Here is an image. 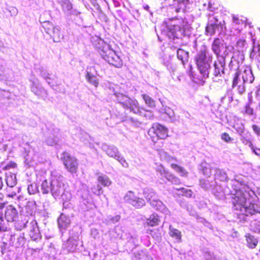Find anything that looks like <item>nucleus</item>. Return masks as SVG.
Returning <instances> with one entry per match:
<instances>
[{
	"label": "nucleus",
	"instance_id": "obj_1",
	"mask_svg": "<svg viewBox=\"0 0 260 260\" xmlns=\"http://www.w3.org/2000/svg\"><path fill=\"white\" fill-rule=\"evenodd\" d=\"M207 54L208 50L204 48L200 50L195 57L197 67L204 79L209 77V70L212 60V56Z\"/></svg>",
	"mask_w": 260,
	"mask_h": 260
},
{
	"label": "nucleus",
	"instance_id": "obj_2",
	"mask_svg": "<svg viewBox=\"0 0 260 260\" xmlns=\"http://www.w3.org/2000/svg\"><path fill=\"white\" fill-rule=\"evenodd\" d=\"M248 195V192L243 186L235 187L231 191V202L235 210H238L243 208V206L246 204Z\"/></svg>",
	"mask_w": 260,
	"mask_h": 260
},
{
	"label": "nucleus",
	"instance_id": "obj_3",
	"mask_svg": "<svg viewBox=\"0 0 260 260\" xmlns=\"http://www.w3.org/2000/svg\"><path fill=\"white\" fill-rule=\"evenodd\" d=\"M39 21L45 31L54 42L59 43L63 40L64 35L58 27L54 26L51 22L45 20L42 15L40 16Z\"/></svg>",
	"mask_w": 260,
	"mask_h": 260
},
{
	"label": "nucleus",
	"instance_id": "obj_4",
	"mask_svg": "<svg viewBox=\"0 0 260 260\" xmlns=\"http://www.w3.org/2000/svg\"><path fill=\"white\" fill-rule=\"evenodd\" d=\"M241 76L244 83H251L254 79L251 68L247 66L238 68L234 74L232 81V87L237 86L239 77Z\"/></svg>",
	"mask_w": 260,
	"mask_h": 260
},
{
	"label": "nucleus",
	"instance_id": "obj_5",
	"mask_svg": "<svg viewBox=\"0 0 260 260\" xmlns=\"http://www.w3.org/2000/svg\"><path fill=\"white\" fill-rule=\"evenodd\" d=\"M117 100L118 103L121 104L124 109H128L131 112L136 114H140L142 109L139 107L138 101L132 99L122 93L117 94Z\"/></svg>",
	"mask_w": 260,
	"mask_h": 260
},
{
	"label": "nucleus",
	"instance_id": "obj_6",
	"mask_svg": "<svg viewBox=\"0 0 260 260\" xmlns=\"http://www.w3.org/2000/svg\"><path fill=\"white\" fill-rule=\"evenodd\" d=\"M60 160L68 172L71 174H76L78 172L79 164L76 157L64 151L61 154Z\"/></svg>",
	"mask_w": 260,
	"mask_h": 260
},
{
	"label": "nucleus",
	"instance_id": "obj_7",
	"mask_svg": "<svg viewBox=\"0 0 260 260\" xmlns=\"http://www.w3.org/2000/svg\"><path fill=\"white\" fill-rule=\"evenodd\" d=\"M165 23L169 31L176 37L178 32L184 33L187 26V22L182 18L169 19Z\"/></svg>",
	"mask_w": 260,
	"mask_h": 260
},
{
	"label": "nucleus",
	"instance_id": "obj_8",
	"mask_svg": "<svg viewBox=\"0 0 260 260\" xmlns=\"http://www.w3.org/2000/svg\"><path fill=\"white\" fill-rule=\"evenodd\" d=\"M100 54L102 57L110 64L117 68L122 67V60L113 50L110 48L109 45L103 47L100 51Z\"/></svg>",
	"mask_w": 260,
	"mask_h": 260
},
{
	"label": "nucleus",
	"instance_id": "obj_9",
	"mask_svg": "<svg viewBox=\"0 0 260 260\" xmlns=\"http://www.w3.org/2000/svg\"><path fill=\"white\" fill-rule=\"evenodd\" d=\"M148 134L155 144L158 140L165 139L168 136V130L165 126L155 123L149 129Z\"/></svg>",
	"mask_w": 260,
	"mask_h": 260
},
{
	"label": "nucleus",
	"instance_id": "obj_10",
	"mask_svg": "<svg viewBox=\"0 0 260 260\" xmlns=\"http://www.w3.org/2000/svg\"><path fill=\"white\" fill-rule=\"evenodd\" d=\"M124 200L126 203L137 209L141 208L145 205L144 200L142 198L137 197L132 191H129L124 196Z\"/></svg>",
	"mask_w": 260,
	"mask_h": 260
},
{
	"label": "nucleus",
	"instance_id": "obj_11",
	"mask_svg": "<svg viewBox=\"0 0 260 260\" xmlns=\"http://www.w3.org/2000/svg\"><path fill=\"white\" fill-rule=\"evenodd\" d=\"M18 200L19 202L18 206L19 208L22 209L24 207L27 215H32L34 211L35 202L33 201H27L26 199H24L22 196H19L18 197Z\"/></svg>",
	"mask_w": 260,
	"mask_h": 260
},
{
	"label": "nucleus",
	"instance_id": "obj_12",
	"mask_svg": "<svg viewBox=\"0 0 260 260\" xmlns=\"http://www.w3.org/2000/svg\"><path fill=\"white\" fill-rule=\"evenodd\" d=\"M159 172L162 178H166L169 182L175 185H180L181 183L180 179L175 174L168 170L162 169Z\"/></svg>",
	"mask_w": 260,
	"mask_h": 260
},
{
	"label": "nucleus",
	"instance_id": "obj_13",
	"mask_svg": "<svg viewBox=\"0 0 260 260\" xmlns=\"http://www.w3.org/2000/svg\"><path fill=\"white\" fill-rule=\"evenodd\" d=\"M18 215L16 209L12 205L8 206L5 211V217L8 222L15 221Z\"/></svg>",
	"mask_w": 260,
	"mask_h": 260
},
{
	"label": "nucleus",
	"instance_id": "obj_14",
	"mask_svg": "<svg viewBox=\"0 0 260 260\" xmlns=\"http://www.w3.org/2000/svg\"><path fill=\"white\" fill-rule=\"evenodd\" d=\"M160 223V218L159 216L153 213L151 214L146 220L145 224L149 227H153L158 226Z\"/></svg>",
	"mask_w": 260,
	"mask_h": 260
},
{
	"label": "nucleus",
	"instance_id": "obj_15",
	"mask_svg": "<svg viewBox=\"0 0 260 260\" xmlns=\"http://www.w3.org/2000/svg\"><path fill=\"white\" fill-rule=\"evenodd\" d=\"M250 58L253 60L258 68H260V46H255L253 45L249 55Z\"/></svg>",
	"mask_w": 260,
	"mask_h": 260
},
{
	"label": "nucleus",
	"instance_id": "obj_16",
	"mask_svg": "<svg viewBox=\"0 0 260 260\" xmlns=\"http://www.w3.org/2000/svg\"><path fill=\"white\" fill-rule=\"evenodd\" d=\"M223 48V44L221 40L219 38H216L213 41L212 44V49L217 56L220 55L221 49Z\"/></svg>",
	"mask_w": 260,
	"mask_h": 260
},
{
	"label": "nucleus",
	"instance_id": "obj_17",
	"mask_svg": "<svg viewBox=\"0 0 260 260\" xmlns=\"http://www.w3.org/2000/svg\"><path fill=\"white\" fill-rule=\"evenodd\" d=\"M169 234L171 237L175 239L176 242L179 243L181 241V232L176 229L173 228L172 225L169 226Z\"/></svg>",
	"mask_w": 260,
	"mask_h": 260
},
{
	"label": "nucleus",
	"instance_id": "obj_18",
	"mask_svg": "<svg viewBox=\"0 0 260 260\" xmlns=\"http://www.w3.org/2000/svg\"><path fill=\"white\" fill-rule=\"evenodd\" d=\"M238 210L241 212L240 214L245 216L254 215L257 212V211L255 209L254 204H251L250 206H247L246 204L243 206V208L242 209H239Z\"/></svg>",
	"mask_w": 260,
	"mask_h": 260
},
{
	"label": "nucleus",
	"instance_id": "obj_19",
	"mask_svg": "<svg viewBox=\"0 0 260 260\" xmlns=\"http://www.w3.org/2000/svg\"><path fill=\"white\" fill-rule=\"evenodd\" d=\"M150 205L156 210L163 212L166 209V207L164 203L158 200H149Z\"/></svg>",
	"mask_w": 260,
	"mask_h": 260
},
{
	"label": "nucleus",
	"instance_id": "obj_20",
	"mask_svg": "<svg viewBox=\"0 0 260 260\" xmlns=\"http://www.w3.org/2000/svg\"><path fill=\"white\" fill-rule=\"evenodd\" d=\"M247 245L249 248H255L257 244L258 240L250 234H246L245 236Z\"/></svg>",
	"mask_w": 260,
	"mask_h": 260
},
{
	"label": "nucleus",
	"instance_id": "obj_21",
	"mask_svg": "<svg viewBox=\"0 0 260 260\" xmlns=\"http://www.w3.org/2000/svg\"><path fill=\"white\" fill-rule=\"evenodd\" d=\"M58 224L60 228L65 229L70 224V219L66 215L61 213L58 219Z\"/></svg>",
	"mask_w": 260,
	"mask_h": 260
},
{
	"label": "nucleus",
	"instance_id": "obj_22",
	"mask_svg": "<svg viewBox=\"0 0 260 260\" xmlns=\"http://www.w3.org/2000/svg\"><path fill=\"white\" fill-rule=\"evenodd\" d=\"M214 71L213 75L215 77H221L224 73V65L220 61L214 63Z\"/></svg>",
	"mask_w": 260,
	"mask_h": 260
},
{
	"label": "nucleus",
	"instance_id": "obj_23",
	"mask_svg": "<svg viewBox=\"0 0 260 260\" xmlns=\"http://www.w3.org/2000/svg\"><path fill=\"white\" fill-rule=\"evenodd\" d=\"M51 191L54 196H58L64 193V185L63 183H61L59 184L52 185Z\"/></svg>",
	"mask_w": 260,
	"mask_h": 260
},
{
	"label": "nucleus",
	"instance_id": "obj_24",
	"mask_svg": "<svg viewBox=\"0 0 260 260\" xmlns=\"http://www.w3.org/2000/svg\"><path fill=\"white\" fill-rule=\"evenodd\" d=\"M219 27H221V25L216 22L208 23L206 27V32L209 35H213L215 33L216 30Z\"/></svg>",
	"mask_w": 260,
	"mask_h": 260
},
{
	"label": "nucleus",
	"instance_id": "obj_25",
	"mask_svg": "<svg viewBox=\"0 0 260 260\" xmlns=\"http://www.w3.org/2000/svg\"><path fill=\"white\" fill-rule=\"evenodd\" d=\"M171 167L174 169L181 177H186L188 175V172L183 167L176 164L172 163Z\"/></svg>",
	"mask_w": 260,
	"mask_h": 260
},
{
	"label": "nucleus",
	"instance_id": "obj_26",
	"mask_svg": "<svg viewBox=\"0 0 260 260\" xmlns=\"http://www.w3.org/2000/svg\"><path fill=\"white\" fill-rule=\"evenodd\" d=\"M98 183L104 187H108L111 185L112 181L110 178L105 175L99 176L97 179Z\"/></svg>",
	"mask_w": 260,
	"mask_h": 260
},
{
	"label": "nucleus",
	"instance_id": "obj_27",
	"mask_svg": "<svg viewBox=\"0 0 260 260\" xmlns=\"http://www.w3.org/2000/svg\"><path fill=\"white\" fill-rule=\"evenodd\" d=\"M29 236L33 240H37L41 238V234L38 226L33 225L29 232Z\"/></svg>",
	"mask_w": 260,
	"mask_h": 260
},
{
	"label": "nucleus",
	"instance_id": "obj_28",
	"mask_svg": "<svg viewBox=\"0 0 260 260\" xmlns=\"http://www.w3.org/2000/svg\"><path fill=\"white\" fill-rule=\"evenodd\" d=\"M253 103L252 96H248V103L246 104L244 107L243 114L248 115H252L253 114V109L251 107L250 105Z\"/></svg>",
	"mask_w": 260,
	"mask_h": 260
},
{
	"label": "nucleus",
	"instance_id": "obj_29",
	"mask_svg": "<svg viewBox=\"0 0 260 260\" xmlns=\"http://www.w3.org/2000/svg\"><path fill=\"white\" fill-rule=\"evenodd\" d=\"M47 81L48 83L54 89H57L58 86L60 84L57 78L54 76L52 77H47Z\"/></svg>",
	"mask_w": 260,
	"mask_h": 260
},
{
	"label": "nucleus",
	"instance_id": "obj_30",
	"mask_svg": "<svg viewBox=\"0 0 260 260\" xmlns=\"http://www.w3.org/2000/svg\"><path fill=\"white\" fill-rule=\"evenodd\" d=\"M47 81L48 83L54 89H57L58 86L60 84L57 78L54 76L52 77H47Z\"/></svg>",
	"mask_w": 260,
	"mask_h": 260
},
{
	"label": "nucleus",
	"instance_id": "obj_31",
	"mask_svg": "<svg viewBox=\"0 0 260 260\" xmlns=\"http://www.w3.org/2000/svg\"><path fill=\"white\" fill-rule=\"evenodd\" d=\"M178 3L181 4V6L176 7V4L173 5V8L175 9L176 12L178 13L181 10H184L186 8V5L188 3V0H176Z\"/></svg>",
	"mask_w": 260,
	"mask_h": 260
},
{
	"label": "nucleus",
	"instance_id": "obj_32",
	"mask_svg": "<svg viewBox=\"0 0 260 260\" xmlns=\"http://www.w3.org/2000/svg\"><path fill=\"white\" fill-rule=\"evenodd\" d=\"M178 58L184 63L187 60L188 52L182 49H178L177 53Z\"/></svg>",
	"mask_w": 260,
	"mask_h": 260
},
{
	"label": "nucleus",
	"instance_id": "obj_33",
	"mask_svg": "<svg viewBox=\"0 0 260 260\" xmlns=\"http://www.w3.org/2000/svg\"><path fill=\"white\" fill-rule=\"evenodd\" d=\"M86 78L89 83H90L95 87H97L98 86L99 81L95 76L90 74L89 72H87Z\"/></svg>",
	"mask_w": 260,
	"mask_h": 260
},
{
	"label": "nucleus",
	"instance_id": "obj_34",
	"mask_svg": "<svg viewBox=\"0 0 260 260\" xmlns=\"http://www.w3.org/2000/svg\"><path fill=\"white\" fill-rule=\"evenodd\" d=\"M233 22L235 25H243L246 22V19L242 16L233 15L232 16Z\"/></svg>",
	"mask_w": 260,
	"mask_h": 260
},
{
	"label": "nucleus",
	"instance_id": "obj_35",
	"mask_svg": "<svg viewBox=\"0 0 260 260\" xmlns=\"http://www.w3.org/2000/svg\"><path fill=\"white\" fill-rule=\"evenodd\" d=\"M41 189L43 194H47L51 190L50 184L45 179L41 184Z\"/></svg>",
	"mask_w": 260,
	"mask_h": 260
},
{
	"label": "nucleus",
	"instance_id": "obj_36",
	"mask_svg": "<svg viewBox=\"0 0 260 260\" xmlns=\"http://www.w3.org/2000/svg\"><path fill=\"white\" fill-rule=\"evenodd\" d=\"M142 97L146 104L150 107H155V102L152 98L147 94H143Z\"/></svg>",
	"mask_w": 260,
	"mask_h": 260
},
{
	"label": "nucleus",
	"instance_id": "obj_37",
	"mask_svg": "<svg viewBox=\"0 0 260 260\" xmlns=\"http://www.w3.org/2000/svg\"><path fill=\"white\" fill-rule=\"evenodd\" d=\"M106 151L107 154L111 157H118V152L117 149L115 147L109 146L107 147Z\"/></svg>",
	"mask_w": 260,
	"mask_h": 260
},
{
	"label": "nucleus",
	"instance_id": "obj_38",
	"mask_svg": "<svg viewBox=\"0 0 260 260\" xmlns=\"http://www.w3.org/2000/svg\"><path fill=\"white\" fill-rule=\"evenodd\" d=\"M177 190L181 191L183 193V196H185L187 198H190L192 194V191L190 189H187L184 187H181L179 188L176 189Z\"/></svg>",
	"mask_w": 260,
	"mask_h": 260
},
{
	"label": "nucleus",
	"instance_id": "obj_39",
	"mask_svg": "<svg viewBox=\"0 0 260 260\" xmlns=\"http://www.w3.org/2000/svg\"><path fill=\"white\" fill-rule=\"evenodd\" d=\"M91 190L92 192L96 196H100L103 193L102 187L100 185L99 183L96 186L92 187Z\"/></svg>",
	"mask_w": 260,
	"mask_h": 260
},
{
	"label": "nucleus",
	"instance_id": "obj_40",
	"mask_svg": "<svg viewBox=\"0 0 260 260\" xmlns=\"http://www.w3.org/2000/svg\"><path fill=\"white\" fill-rule=\"evenodd\" d=\"M233 57L236 58L239 63L243 62L245 59L244 53L241 51L236 53Z\"/></svg>",
	"mask_w": 260,
	"mask_h": 260
},
{
	"label": "nucleus",
	"instance_id": "obj_41",
	"mask_svg": "<svg viewBox=\"0 0 260 260\" xmlns=\"http://www.w3.org/2000/svg\"><path fill=\"white\" fill-rule=\"evenodd\" d=\"M28 192L30 194H34L38 191V189L36 185L31 184L28 185L27 187Z\"/></svg>",
	"mask_w": 260,
	"mask_h": 260
},
{
	"label": "nucleus",
	"instance_id": "obj_42",
	"mask_svg": "<svg viewBox=\"0 0 260 260\" xmlns=\"http://www.w3.org/2000/svg\"><path fill=\"white\" fill-rule=\"evenodd\" d=\"M221 138L226 143H229L233 140V139L230 136L229 134L225 132L221 134Z\"/></svg>",
	"mask_w": 260,
	"mask_h": 260
},
{
	"label": "nucleus",
	"instance_id": "obj_43",
	"mask_svg": "<svg viewBox=\"0 0 260 260\" xmlns=\"http://www.w3.org/2000/svg\"><path fill=\"white\" fill-rule=\"evenodd\" d=\"M248 146L253 151L255 155H260V148H254L252 142L251 141H248Z\"/></svg>",
	"mask_w": 260,
	"mask_h": 260
},
{
	"label": "nucleus",
	"instance_id": "obj_44",
	"mask_svg": "<svg viewBox=\"0 0 260 260\" xmlns=\"http://www.w3.org/2000/svg\"><path fill=\"white\" fill-rule=\"evenodd\" d=\"M234 127L240 135H242L245 131L244 125L242 123H240V125L238 127L234 125Z\"/></svg>",
	"mask_w": 260,
	"mask_h": 260
},
{
	"label": "nucleus",
	"instance_id": "obj_45",
	"mask_svg": "<svg viewBox=\"0 0 260 260\" xmlns=\"http://www.w3.org/2000/svg\"><path fill=\"white\" fill-rule=\"evenodd\" d=\"M237 90L240 94L241 95V94H243L246 91V88H245V86L244 85V83H243V84L239 85L237 86Z\"/></svg>",
	"mask_w": 260,
	"mask_h": 260
},
{
	"label": "nucleus",
	"instance_id": "obj_46",
	"mask_svg": "<svg viewBox=\"0 0 260 260\" xmlns=\"http://www.w3.org/2000/svg\"><path fill=\"white\" fill-rule=\"evenodd\" d=\"M252 128L255 134L258 137H260V127L255 124L252 125Z\"/></svg>",
	"mask_w": 260,
	"mask_h": 260
},
{
	"label": "nucleus",
	"instance_id": "obj_47",
	"mask_svg": "<svg viewBox=\"0 0 260 260\" xmlns=\"http://www.w3.org/2000/svg\"><path fill=\"white\" fill-rule=\"evenodd\" d=\"M147 233L149 234L153 238H160V236H157L154 231L152 229L148 230Z\"/></svg>",
	"mask_w": 260,
	"mask_h": 260
},
{
	"label": "nucleus",
	"instance_id": "obj_48",
	"mask_svg": "<svg viewBox=\"0 0 260 260\" xmlns=\"http://www.w3.org/2000/svg\"><path fill=\"white\" fill-rule=\"evenodd\" d=\"M245 43H246V41L244 39H239L237 42V45L238 46H239L240 47H243L245 45Z\"/></svg>",
	"mask_w": 260,
	"mask_h": 260
},
{
	"label": "nucleus",
	"instance_id": "obj_49",
	"mask_svg": "<svg viewBox=\"0 0 260 260\" xmlns=\"http://www.w3.org/2000/svg\"><path fill=\"white\" fill-rule=\"evenodd\" d=\"M16 166H17V165L16 164V163L13 162H10V163H9L5 166V169H9L10 168H16Z\"/></svg>",
	"mask_w": 260,
	"mask_h": 260
},
{
	"label": "nucleus",
	"instance_id": "obj_50",
	"mask_svg": "<svg viewBox=\"0 0 260 260\" xmlns=\"http://www.w3.org/2000/svg\"><path fill=\"white\" fill-rule=\"evenodd\" d=\"M26 222H24L22 223L20 225H19L18 222H16L15 226H17L18 229L19 230H21L25 227Z\"/></svg>",
	"mask_w": 260,
	"mask_h": 260
},
{
	"label": "nucleus",
	"instance_id": "obj_51",
	"mask_svg": "<svg viewBox=\"0 0 260 260\" xmlns=\"http://www.w3.org/2000/svg\"><path fill=\"white\" fill-rule=\"evenodd\" d=\"M7 245V243L4 242L3 245L1 246V251L2 253H4L5 252Z\"/></svg>",
	"mask_w": 260,
	"mask_h": 260
},
{
	"label": "nucleus",
	"instance_id": "obj_52",
	"mask_svg": "<svg viewBox=\"0 0 260 260\" xmlns=\"http://www.w3.org/2000/svg\"><path fill=\"white\" fill-rule=\"evenodd\" d=\"M15 195H16V193H9V194H8L7 195V196L9 197H11V198H13Z\"/></svg>",
	"mask_w": 260,
	"mask_h": 260
},
{
	"label": "nucleus",
	"instance_id": "obj_53",
	"mask_svg": "<svg viewBox=\"0 0 260 260\" xmlns=\"http://www.w3.org/2000/svg\"><path fill=\"white\" fill-rule=\"evenodd\" d=\"M5 203H0V209H3L5 207Z\"/></svg>",
	"mask_w": 260,
	"mask_h": 260
},
{
	"label": "nucleus",
	"instance_id": "obj_54",
	"mask_svg": "<svg viewBox=\"0 0 260 260\" xmlns=\"http://www.w3.org/2000/svg\"><path fill=\"white\" fill-rule=\"evenodd\" d=\"M3 186V181L1 178H0V189L2 188Z\"/></svg>",
	"mask_w": 260,
	"mask_h": 260
},
{
	"label": "nucleus",
	"instance_id": "obj_55",
	"mask_svg": "<svg viewBox=\"0 0 260 260\" xmlns=\"http://www.w3.org/2000/svg\"><path fill=\"white\" fill-rule=\"evenodd\" d=\"M174 4H176V5H175L176 7L181 6V4L180 3H178L176 1H175Z\"/></svg>",
	"mask_w": 260,
	"mask_h": 260
},
{
	"label": "nucleus",
	"instance_id": "obj_56",
	"mask_svg": "<svg viewBox=\"0 0 260 260\" xmlns=\"http://www.w3.org/2000/svg\"><path fill=\"white\" fill-rule=\"evenodd\" d=\"M205 83V81L204 79H202L200 80V83L201 84H204Z\"/></svg>",
	"mask_w": 260,
	"mask_h": 260
},
{
	"label": "nucleus",
	"instance_id": "obj_57",
	"mask_svg": "<svg viewBox=\"0 0 260 260\" xmlns=\"http://www.w3.org/2000/svg\"><path fill=\"white\" fill-rule=\"evenodd\" d=\"M243 140L246 141L245 144H248V141H250L249 139H246L245 138H243Z\"/></svg>",
	"mask_w": 260,
	"mask_h": 260
},
{
	"label": "nucleus",
	"instance_id": "obj_58",
	"mask_svg": "<svg viewBox=\"0 0 260 260\" xmlns=\"http://www.w3.org/2000/svg\"><path fill=\"white\" fill-rule=\"evenodd\" d=\"M0 219L3 220V213L2 212H0Z\"/></svg>",
	"mask_w": 260,
	"mask_h": 260
},
{
	"label": "nucleus",
	"instance_id": "obj_59",
	"mask_svg": "<svg viewBox=\"0 0 260 260\" xmlns=\"http://www.w3.org/2000/svg\"><path fill=\"white\" fill-rule=\"evenodd\" d=\"M9 178H7V184L9 185Z\"/></svg>",
	"mask_w": 260,
	"mask_h": 260
},
{
	"label": "nucleus",
	"instance_id": "obj_60",
	"mask_svg": "<svg viewBox=\"0 0 260 260\" xmlns=\"http://www.w3.org/2000/svg\"><path fill=\"white\" fill-rule=\"evenodd\" d=\"M213 18L215 20V21H217V18H216L214 17Z\"/></svg>",
	"mask_w": 260,
	"mask_h": 260
}]
</instances>
